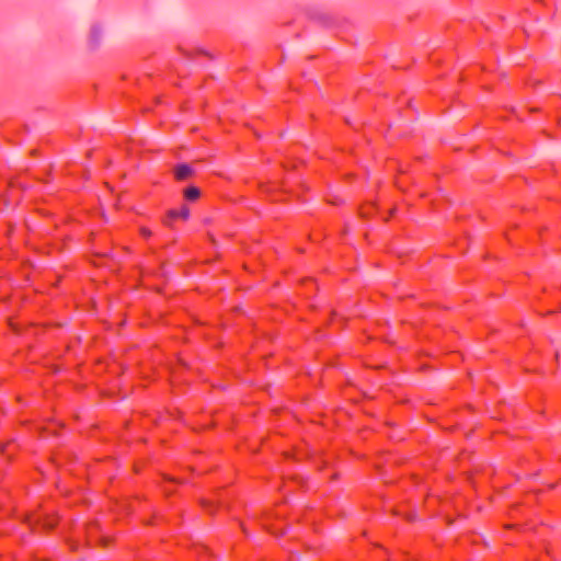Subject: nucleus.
<instances>
[{"mask_svg":"<svg viewBox=\"0 0 561 561\" xmlns=\"http://www.w3.org/2000/svg\"><path fill=\"white\" fill-rule=\"evenodd\" d=\"M184 196L187 201H195L199 197V190L195 186L187 187L184 191Z\"/></svg>","mask_w":561,"mask_h":561,"instance_id":"20e7f679","label":"nucleus"},{"mask_svg":"<svg viewBox=\"0 0 561 561\" xmlns=\"http://www.w3.org/2000/svg\"><path fill=\"white\" fill-rule=\"evenodd\" d=\"M192 173H193L192 168L185 163L179 164L174 169V176L179 181H184V180L188 179L192 175Z\"/></svg>","mask_w":561,"mask_h":561,"instance_id":"7ed1b4c3","label":"nucleus"},{"mask_svg":"<svg viewBox=\"0 0 561 561\" xmlns=\"http://www.w3.org/2000/svg\"><path fill=\"white\" fill-rule=\"evenodd\" d=\"M190 216V209L186 206H182L179 210L172 209L169 211L168 217L164 219V225H171V221L176 218L187 219Z\"/></svg>","mask_w":561,"mask_h":561,"instance_id":"f03ea898","label":"nucleus"},{"mask_svg":"<svg viewBox=\"0 0 561 561\" xmlns=\"http://www.w3.org/2000/svg\"><path fill=\"white\" fill-rule=\"evenodd\" d=\"M57 516L50 515L48 513H33L25 516L24 524L30 529H35L37 527L44 529H53L57 525Z\"/></svg>","mask_w":561,"mask_h":561,"instance_id":"f257e3e1","label":"nucleus"},{"mask_svg":"<svg viewBox=\"0 0 561 561\" xmlns=\"http://www.w3.org/2000/svg\"><path fill=\"white\" fill-rule=\"evenodd\" d=\"M101 34V27L98 26V25H94L92 28H91V37L92 39H96V37H99Z\"/></svg>","mask_w":561,"mask_h":561,"instance_id":"39448f33","label":"nucleus"},{"mask_svg":"<svg viewBox=\"0 0 561 561\" xmlns=\"http://www.w3.org/2000/svg\"><path fill=\"white\" fill-rule=\"evenodd\" d=\"M140 234L145 238V239H148L150 236H151V231L146 228V227H141L140 228Z\"/></svg>","mask_w":561,"mask_h":561,"instance_id":"423d86ee","label":"nucleus"},{"mask_svg":"<svg viewBox=\"0 0 561 561\" xmlns=\"http://www.w3.org/2000/svg\"><path fill=\"white\" fill-rule=\"evenodd\" d=\"M0 453H2V454L5 453L4 447H0Z\"/></svg>","mask_w":561,"mask_h":561,"instance_id":"0eeeda50","label":"nucleus"}]
</instances>
